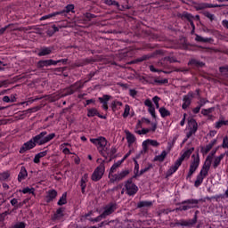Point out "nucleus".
Instances as JSON below:
<instances>
[{
    "mask_svg": "<svg viewBox=\"0 0 228 228\" xmlns=\"http://www.w3.org/2000/svg\"><path fill=\"white\" fill-rule=\"evenodd\" d=\"M189 126L191 127V130H192V133H197V130L199 129V125L194 118H191L189 120Z\"/></svg>",
    "mask_w": 228,
    "mask_h": 228,
    "instance_id": "20",
    "label": "nucleus"
},
{
    "mask_svg": "<svg viewBox=\"0 0 228 228\" xmlns=\"http://www.w3.org/2000/svg\"><path fill=\"white\" fill-rule=\"evenodd\" d=\"M102 218H104L102 216V214H101L100 216H98L96 218H90V222H101L102 220Z\"/></svg>",
    "mask_w": 228,
    "mask_h": 228,
    "instance_id": "50",
    "label": "nucleus"
},
{
    "mask_svg": "<svg viewBox=\"0 0 228 228\" xmlns=\"http://www.w3.org/2000/svg\"><path fill=\"white\" fill-rule=\"evenodd\" d=\"M134 170H136V173L133 177H136L138 175V170H140V165L136 159H134Z\"/></svg>",
    "mask_w": 228,
    "mask_h": 228,
    "instance_id": "48",
    "label": "nucleus"
},
{
    "mask_svg": "<svg viewBox=\"0 0 228 228\" xmlns=\"http://www.w3.org/2000/svg\"><path fill=\"white\" fill-rule=\"evenodd\" d=\"M95 115H99V111H97V109H89L87 110V117H95Z\"/></svg>",
    "mask_w": 228,
    "mask_h": 228,
    "instance_id": "34",
    "label": "nucleus"
},
{
    "mask_svg": "<svg viewBox=\"0 0 228 228\" xmlns=\"http://www.w3.org/2000/svg\"><path fill=\"white\" fill-rule=\"evenodd\" d=\"M165 60H166V61H169V63L177 62V60H175V58H174V57H166Z\"/></svg>",
    "mask_w": 228,
    "mask_h": 228,
    "instance_id": "59",
    "label": "nucleus"
},
{
    "mask_svg": "<svg viewBox=\"0 0 228 228\" xmlns=\"http://www.w3.org/2000/svg\"><path fill=\"white\" fill-rule=\"evenodd\" d=\"M85 17H86V19H87V20H92V19H95L94 14H92V13H89V12H86L85 14Z\"/></svg>",
    "mask_w": 228,
    "mask_h": 228,
    "instance_id": "58",
    "label": "nucleus"
},
{
    "mask_svg": "<svg viewBox=\"0 0 228 228\" xmlns=\"http://www.w3.org/2000/svg\"><path fill=\"white\" fill-rule=\"evenodd\" d=\"M12 26V24H9L7 26H5L4 28H0V35H4V31H6V29H8V28H10Z\"/></svg>",
    "mask_w": 228,
    "mask_h": 228,
    "instance_id": "63",
    "label": "nucleus"
},
{
    "mask_svg": "<svg viewBox=\"0 0 228 228\" xmlns=\"http://www.w3.org/2000/svg\"><path fill=\"white\" fill-rule=\"evenodd\" d=\"M26 177H28V171L26 170L25 167H21L20 173L18 175L19 183H21L22 181H24V179H26Z\"/></svg>",
    "mask_w": 228,
    "mask_h": 228,
    "instance_id": "17",
    "label": "nucleus"
},
{
    "mask_svg": "<svg viewBox=\"0 0 228 228\" xmlns=\"http://www.w3.org/2000/svg\"><path fill=\"white\" fill-rule=\"evenodd\" d=\"M53 53V47H43L38 53V56H47Z\"/></svg>",
    "mask_w": 228,
    "mask_h": 228,
    "instance_id": "19",
    "label": "nucleus"
},
{
    "mask_svg": "<svg viewBox=\"0 0 228 228\" xmlns=\"http://www.w3.org/2000/svg\"><path fill=\"white\" fill-rule=\"evenodd\" d=\"M219 71L221 72V74H223L224 76H225V74H227L228 72V66H222L219 68Z\"/></svg>",
    "mask_w": 228,
    "mask_h": 228,
    "instance_id": "43",
    "label": "nucleus"
},
{
    "mask_svg": "<svg viewBox=\"0 0 228 228\" xmlns=\"http://www.w3.org/2000/svg\"><path fill=\"white\" fill-rule=\"evenodd\" d=\"M222 126H224V120H220L216 123V129H220V127H222Z\"/></svg>",
    "mask_w": 228,
    "mask_h": 228,
    "instance_id": "61",
    "label": "nucleus"
},
{
    "mask_svg": "<svg viewBox=\"0 0 228 228\" xmlns=\"http://www.w3.org/2000/svg\"><path fill=\"white\" fill-rule=\"evenodd\" d=\"M167 83H168V79L167 78H163V79H159V78H156L153 82H151V85H167Z\"/></svg>",
    "mask_w": 228,
    "mask_h": 228,
    "instance_id": "31",
    "label": "nucleus"
},
{
    "mask_svg": "<svg viewBox=\"0 0 228 228\" xmlns=\"http://www.w3.org/2000/svg\"><path fill=\"white\" fill-rule=\"evenodd\" d=\"M183 17H184V19H187V20H189V22H190L191 20H193V16H192L191 14L188 13V12L184 13V14L183 15Z\"/></svg>",
    "mask_w": 228,
    "mask_h": 228,
    "instance_id": "56",
    "label": "nucleus"
},
{
    "mask_svg": "<svg viewBox=\"0 0 228 228\" xmlns=\"http://www.w3.org/2000/svg\"><path fill=\"white\" fill-rule=\"evenodd\" d=\"M120 165H122V160H119V161L116 162L115 164H113V166L110 167L109 176L113 175V174H115V172H117V168H118V167H120Z\"/></svg>",
    "mask_w": 228,
    "mask_h": 228,
    "instance_id": "23",
    "label": "nucleus"
},
{
    "mask_svg": "<svg viewBox=\"0 0 228 228\" xmlns=\"http://www.w3.org/2000/svg\"><path fill=\"white\" fill-rule=\"evenodd\" d=\"M225 158V154H221L219 157H216L213 163L214 168H218V166L220 165V162Z\"/></svg>",
    "mask_w": 228,
    "mask_h": 228,
    "instance_id": "24",
    "label": "nucleus"
},
{
    "mask_svg": "<svg viewBox=\"0 0 228 228\" xmlns=\"http://www.w3.org/2000/svg\"><path fill=\"white\" fill-rule=\"evenodd\" d=\"M188 65H192V67H204V62L192 59L189 61Z\"/></svg>",
    "mask_w": 228,
    "mask_h": 228,
    "instance_id": "26",
    "label": "nucleus"
},
{
    "mask_svg": "<svg viewBox=\"0 0 228 228\" xmlns=\"http://www.w3.org/2000/svg\"><path fill=\"white\" fill-rule=\"evenodd\" d=\"M162 118H165V117H170V112L168 111V110H167V108L165 107H161L159 110Z\"/></svg>",
    "mask_w": 228,
    "mask_h": 228,
    "instance_id": "30",
    "label": "nucleus"
},
{
    "mask_svg": "<svg viewBox=\"0 0 228 228\" xmlns=\"http://www.w3.org/2000/svg\"><path fill=\"white\" fill-rule=\"evenodd\" d=\"M152 206V201H140L137 203V208H151Z\"/></svg>",
    "mask_w": 228,
    "mask_h": 228,
    "instance_id": "28",
    "label": "nucleus"
},
{
    "mask_svg": "<svg viewBox=\"0 0 228 228\" xmlns=\"http://www.w3.org/2000/svg\"><path fill=\"white\" fill-rule=\"evenodd\" d=\"M86 181H88V174H85L81 178V184H86Z\"/></svg>",
    "mask_w": 228,
    "mask_h": 228,
    "instance_id": "54",
    "label": "nucleus"
},
{
    "mask_svg": "<svg viewBox=\"0 0 228 228\" xmlns=\"http://www.w3.org/2000/svg\"><path fill=\"white\" fill-rule=\"evenodd\" d=\"M0 179L2 181H6V179H8V177H10V173L9 172H4L2 174H0Z\"/></svg>",
    "mask_w": 228,
    "mask_h": 228,
    "instance_id": "42",
    "label": "nucleus"
},
{
    "mask_svg": "<svg viewBox=\"0 0 228 228\" xmlns=\"http://www.w3.org/2000/svg\"><path fill=\"white\" fill-rule=\"evenodd\" d=\"M107 154L110 157L115 156L117 154V149L116 148H111L110 151H107Z\"/></svg>",
    "mask_w": 228,
    "mask_h": 228,
    "instance_id": "57",
    "label": "nucleus"
},
{
    "mask_svg": "<svg viewBox=\"0 0 228 228\" xmlns=\"http://www.w3.org/2000/svg\"><path fill=\"white\" fill-rule=\"evenodd\" d=\"M197 224V216H194L193 219H189L187 221L181 220L179 223H175V225H182V227H192Z\"/></svg>",
    "mask_w": 228,
    "mask_h": 228,
    "instance_id": "13",
    "label": "nucleus"
},
{
    "mask_svg": "<svg viewBox=\"0 0 228 228\" xmlns=\"http://www.w3.org/2000/svg\"><path fill=\"white\" fill-rule=\"evenodd\" d=\"M105 4H108V6H120V4H118V2L115 0H105Z\"/></svg>",
    "mask_w": 228,
    "mask_h": 228,
    "instance_id": "37",
    "label": "nucleus"
},
{
    "mask_svg": "<svg viewBox=\"0 0 228 228\" xmlns=\"http://www.w3.org/2000/svg\"><path fill=\"white\" fill-rule=\"evenodd\" d=\"M37 156L39 157V159H41V158H44V157L47 156V151H41V152L37 153Z\"/></svg>",
    "mask_w": 228,
    "mask_h": 228,
    "instance_id": "64",
    "label": "nucleus"
},
{
    "mask_svg": "<svg viewBox=\"0 0 228 228\" xmlns=\"http://www.w3.org/2000/svg\"><path fill=\"white\" fill-rule=\"evenodd\" d=\"M133 179H134V177L129 178L126 182H125L126 193L130 196L136 195L138 192V186L133 183Z\"/></svg>",
    "mask_w": 228,
    "mask_h": 228,
    "instance_id": "6",
    "label": "nucleus"
},
{
    "mask_svg": "<svg viewBox=\"0 0 228 228\" xmlns=\"http://www.w3.org/2000/svg\"><path fill=\"white\" fill-rule=\"evenodd\" d=\"M67 203V192H64L58 201V206H63Z\"/></svg>",
    "mask_w": 228,
    "mask_h": 228,
    "instance_id": "32",
    "label": "nucleus"
},
{
    "mask_svg": "<svg viewBox=\"0 0 228 228\" xmlns=\"http://www.w3.org/2000/svg\"><path fill=\"white\" fill-rule=\"evenodd\" d=\"M90 142L94 145L101 147V149H102V151H104L105 152L108 151V148H106V145H108V141L106 140V138L99 137L96 139H90Z\"/></svg>",
    "mask_w": 228,
    "mask_h": 228,
    "instance_id": "9",
    "label": "nucleus"
},
{
    "mask_svg": "<svg viewBox=\"0 0 228 228\" xmlns=\"http://www.w3.org/2000/svg\"><path fill=\"white\" fill-rule=\"evenodd\" d=\"M210 168H211V157H208V159H206L205 163L200 174L197 175V178L194 182L195 188H199V186L202 184V183L204 182V179L208 177V174Z\"/></svg>",
    "mask_w": 228,
    "mask_h": 228,
    "instance_id": "1",
    "label": "nucleus"
},
{
    "mask_svg": "<svg viewBox=\"0 0 228 228\" xmlns=\"http://www.w3.org/2000/svg\"><path fill=\"white\" fill-rule=\"evenodd\" d=\"M207 102H209V101H208L206 98H200L198 104L199 106H200V108H202V106H204V104H206Z\"/></svg>",
    "mask_w": 228,
    "mask_h": 228,
    "instance_id": "45",
    "label": "nucleus"
},
{
    "mask_svg": "<svg viewBox=\"0 0 228 228\" xmlns=\"http://www.w3.org/2000/svg\"><path fill=\"white\" fill-rule=\"evenodd\" d=\"M191 96L190 94L183 96V110H186L191 104Z\"/></svg>",
    "mask_w": 228,
    "mask_h": 228,
    "instance_id": "18",
    "label": "nucleus"
},
{
    "mask_svg": "<svg viewBox=\"0 0 228 228\" xmlns=\"http://www.w3.org/2000/svg\"><path fill=\"white\" fill-rule=\"evenodd\" d=\"M63 216V208H58L56 214L53 216V220H58V218H61Z\"/></svg>",
    "mask_w": 228,
    "mask_h": 228,
    "instance_id": "33",
    "label": "nucleus"
},
{
    "mask_svg": "<svg viewBox=\"0 0 228 228\" xmlns=\"http://www.w3.org/2000/svg\"><path fill=\"white\" fill-rule=\"evenodd\" d=\"M191 158H192V161L190 166L189 173L187 175V179L191 177V175L195 174V172L199 168V165H200V158L199 157V154H197L196 156L192 155Z\"/></svg>",
    "mask_w": 228,
    "mask_h": 228,
    "instance_id": "5",
    "label": "nucleus"
},
{
    "mask_svg": "<svg viewBox=\"0 0 228 228\" xmlns=\"http://www.w3.org/2000/svg\"><path fill=\"white\" fill-rule=\"evenodd\" d=\"M168 213H170V211L168 209H160L158 212V216H161V215H168Z\"/></svg>",
    "mask_w": 228,
    "mask_h": 228,
    "instance_id": "51",
    "label": "nucleus"
},
{
    "mask_svg": "<svg viewBox=\"0 0 228 228\" xmlns=\"http://www.w3.org/2000/svg\"><path fill=\"white\" fill-rule=\"evenodd\" d=\"M35 147H37V142L32 138L22 145L20 150V153L24 154V152L27 151H31V149H35Z\"/></svg>",
    "mask_w": 228,
    "mask_h": 228,
    "instance_id": "11",
    "label": "nucleus"
},
{
    "mask_svg": "<svg viewBox=\"0 0 228 228\" xmlns=\"http://www.w3.org/2000/svg\"><path fill=\"white\" fill-rule=\"evenodd\" d=\"M58 195V192L56 191V190H51L48 191L47 195H46V202H52V200H54V199H56Z\"/></svg>",
    "mask_w": 228,
    "mask_h": 228,
    "instance_id": "16",
    "label": "nucleus"
},
{
    "mask_svg": "<svg viewBox=\"0 0 228 228\" xmlns=\"http://www.w3.org/2000/svg\"><path fill=\"white\" fill-rule=\"evenodd\" d=\"M195 40L196 42H203L204 44H208V42H211L213 39L209 37H203L202 36H199L196 34Z\"/></svg>",
    "mask_w": 228,
    "mask_h": 228,
    "instance_id": "25",
    "label": "nucleus"
},
{
    "mask_svg": "<svg viewBox=\"0 0 228 228\" xmlns=\"http://www.w3.org/2000/svg\"><path fill=\"white\" fill-rule=\"evenodd\" d=\"M126 134V140L128 143H134V142H136V138L134 137V134H131V132H129L128 130L125 131Z\"/></svg>",
    "mask_w": 228,
    "mask_h": 228,
    "instance_id": "22",
    "label": "nucleus"
},
{
    "mask_svg": "<svg viewBox=\"0 0 228 228\" xmlns=\"http://www.w3.org/2000/svg\"><path fill=\"white\" fill-rule=\"evenodd\" d=\"M151 168H152V165H150L149 167H147L142 169V170L140 171L139 175H142L145 174V172H149V170H151Z\"/></svg>",
    "mask_w": 228,
    "mask_h": 228,
    "instance_id": "52",
    "label": "nucleus"
},
{
    "mask_svg": "<svg viewBox=\"0 0 228 228\" xmlns=\"http://www.w3.org/2000/svg\"><path fill=\"white\" fill-rule=\"evenodd\" d=\"M149 145H151V147H159V143L158 141L147 139L142 142V152H147L149 151Z\"/></svg>",
    "mask_w": 228,
    "mask_h": 228,
    "instance_id": "12",
    "label": "nucleus"
},
{
    "mask_svg": "<svg viewBox=\"0 0 228 228\" xmlns=\"http://www.w3.org/2000/svg\"><path fill=\"white\" fill-rule=\"evenodd\" d=\"M195 151V148H190L187 150L175 162V165L172 166L169 170L167 172V176L172 175V174H175V172H177V169L179 168V166L183 164V161L184 159H190V156H191V153Z\"/></svg>",
    "mask_w": 228,
    "mask_h": 228,
    "instance_id": "2",
    "label": "nucleus"
},
{
    "mask_svg": "<svg viewBox=\"0 0 228 228\" xmlns=\"http://www.w3.org/2000/svg\"><path fill=\"white\" fill-rule=\"evenodd\" d=\"M222 6L224 5L206 4V3H201V4L193 3V8H195V10L197 11L206 10V8H222Z\"/></svg>",
    "mask_w": 228,
    "mask_h": 228,
    "instance_id": "10",
    "label": "nucleus"
},
{
    "mask_svg": "<svg viewBox=\"0 0 228 228\" xmlns=\"http://www.w3.org/2000/svg\"><path fill=\"white\" fill-rule=\"evenodd\" d=\"M51 65H58V62L53 60L39 61L37 62L38 69H44V67H51Z\"/></svg>",
    "mask_w": 228,
    "mask_h": 228,
    "instance_id": "14",
    "label": "nucleus"
},
{
    "mask_svg": "<svg viewBox=\"0 0 228 228\" xmlns=\"http://www.w3.org/2000/svg\"><path fill=\"white\" fill-rule=\"evenodd\" d=\"M72 10H74V4H68L66 6V10L61 11V12H64V13L62 15H65L66 13H69L70 12H72Z\"/></svg>",
    "mask_w": 228,
    "mask_h": 228,
    "instance_id": "41",
    "label": "nucleus"
},
{
    "mask_svg": "<svg viewBox=\"0 0 228 228\" xmlns=\"http://www.w3.org/2000/svg\"><path fill=\"white\" fill-rule=\"evenodd\" d=\"M111 99V96L105 94L103 97L98 98V101L102 104V106H106L108 104V101Z\"/></svg>",
    "mask_w": 228,
    "mask_h": 228,
    "instance_id": "27",
    "label": "nucleus"
},
{
    "mask_svg": "<svg viewBox=\"0 0 228 228\" xmlns=\"http://www.w3.org/2000/svg\"><path fill=\"white\" fill-rule=\"evenodd\" d=\"M131 173V171L129 169H125L118 174L115 175H111V183H120V181H124V179H126V177H127L129 175V174Z\"/></svg>",
    "mask_w": 228,
    "mask_h": 228,
    "instance_id": "7",
    "label": "nucleus"
},
{
    "mask_svg": "<svg viewBox=\"0 0 228 228\" xmlns=\"http://www.w3.org/2000/svg\"><path fill=\"white\" fill-rule=\"evenodd\" d=\"M152 101H153V102H154L156 108H157V109L159 108V97L154 96V97L152 98Z\"/></svg>",
    "mask_w": 228,
    "mask_h": 228,
    "instance_id": "49",
    "label": "nucleus"
},
{
    "mask_svg": "<svg viewBox=\"0 0 228 228\" xmlns=\"http://www.w3.org/2000/svg\"><path fill=\"white\" fill-rule=\"evenodd\" d=\"M148 111L153 118H157L156 109L154 108V105H151V107H149Z\"/></svg>",
    "mask_w": 228,
    "mask_h": 228,
    "instance_id": "38",
    "label": "nucleus"
},
{
    "mask_svg": "<svg viewBox=\"0 0 228 228\" xmlns=\"http://www.w3.org/2000/svg\"><path fill=\"white\" fill-rule=\"evenodd\" d=\"M166 158H167V151H163L160 155L156 156V157L154 158V161L163 162V161H165V159H166Z\"/></svg>",
    "mask_w": 228,
    "mask_h": 228,
    "instance_id": "29",
    "label": "nucleus"
},
{
    "mask_svg": "<svg viewBox=\"0 0 228 228\" xmlns=\"http://www.w3.org/2000/svg\"><path fill=\"white\" fill-rule=\"evenodd\" d=\"M182 204H187V205H183L179 208H176V211H188V209H191L195 208L194 205L199 204V200H187L182 202Z\"/></svg>",
    "mask_w": 228,
    "mask_h": 228,
    "instance_id": "8",
    "label": "nucleus"
},
{
    "mask_svg": "<svg viewBox=\"0 0 228 228\" xmlns=\"http://www.w3.org/2000/svg\"><path fill=\"white\" fill-rule=\"evenodd\" d=\"M54 136H56V134L53 133L47 135V132L44 131L34 136L32 139L34 142H36V144L37 143V145H44L45 143L51 142Z\"/></svg>",
    "mask_w": 228,
    "mask_h": 228,
    "instance_id": "3",
    "label": "nucleus"
},
{
    "mask_svg": "<svg viewBox=\"0 0 228 228\" xmlns=\"http://www.w3.org/2000/svg\"><path fill=\"white\" fill-rule=\"evenodd\" d=\"M7 215H8V211H5V212L0 214V222H4V218L6 217Z\"/></svg>",
    "mask_w": 228,
    "mask_h": 228,
    "instance_id": "62",
    "label": "nucleus"
},
{
    "mask_svg": "<svg viewBox=\"0 0 228 228\" xmlns=\"http://www.w3.org/2000/svg\"><path fill=\"white\" fill-rule=\"evenodd\" d=\"M110 224H111V221H103L98 224V228L104 227V225H110Z\"/></svg>",
    "mask_w": 228,
    "mask_h": 228,
    "instance_id": "60",
    "label": "nucleus"
},
{
    "mask_svg": "<svg viewBox=\"0 0 228 228\" xmlns=\"http://www.w3.org/2000/svg\"><path fill=\"white\" fill-rule=\"evenodd\" d=\"M223 149H228V137H224L222 144Z\"/></svg>",
    "mask_w": 228,
    "mask_h": 228,
    "instance_id": "53",
    "label": "nucleus"
},
{
    "mask_svg": "<svg viewBox=\"0 0 228 228\" xmlns=\"http://www.w3.org/2000/svg\"><path fill=\"white\" fill-rule=\"evenodd\" d=\"M22 193H35V189L26 187L25 189L22 190Z\"/></svg>",
    "mask_w": 228,
    "mask_h": 228,
    "instance_id": "47",
    "label": "nucleus"
},
{
    "mask_svg": "<svg viewBox=\"0 0 228 228\" xmlns=\"http://www.w3.org/2000/svg\"><path fill=\"white\" fill-rule=\"evenodd\" d=\"M94 60L92 59H86L84 61H82L80 64L77 65V67H84V65H88V63H92Z\"/></svg>",
    "mask_w": 228,
    "mask_h": 228,
    "instance_id": "44",
    "label": "nucleus"
},
{
    "mask_svg": "<svg viewBox=\"0 0 228 228\" xmlns=\"http://www.w3.org/2000/svg\"><path fill=\"white\" fill-rule=\"evenodd\" d=\"M214 111H215V108L203 109L201 110V114L204 115L205 117H208L209 113H213Z\"/></svg>",
    "mask_w": 228,
    "mask_h": 228,
    "instance_id": "35",
    "label": "nucleus"
},
{
    "mask_svg": "<svg viewBox=\"0 0 228 228\" xmlns=\"http://www.w3.org/2000/svg\"><path fill=\"white\" fill-rule=\"evenodd\" d=\"M115 209H116V208H115V205H113V204L107 206L105 208V210L102 214V216L103 218H106V216H110V215H111L115 211Z\"/></svg>",
    "mask_w": 228,
    "mask_h": 228,
    "instance_id": "15",
    "label": "nucleus"
},
{
    "mask_svg": "<svg viewBox=\"0 0 228 228\" xmlns=\"http://www.w3.org/2000/svg\"><path fill=\"white\" fill-rule=\"evenodd\" d=\"M63 13H65V11L62 12H55L47 15L43 16L40 20H45L47 19H51L53 17H56V15H63Z\"/></svg>",
    "mask_w": 228,
    "mask_h": 228,
    "instance_id": "21",
    "label": "nucleus"
},
{
    "mask_svg": "<svg viewBox=\"0 0 228 228\" xmlns=\"http://www.w3.org/2000/svg\"><path fill=\"white\" fill-rule=\"evenodd\" d=\"M74 89L72 88V86H70V87L67 88L65 90V93L62 94V97H67V95H72V94H74Z\"/></svg>",
    "mask_w": 228,
    "mask_h": 228,
    "instance_id": "36",
    "label": "nucleus"
},
{
    "mask_svg": "<svg viewBox=\"0 0 228 228\" xmlns=\"http://www.w3.org/2000/svg\"><path fill=\"white\" fill-rule=\"evenodd\" d=\"M129 111H131V107H129V105L126 104L125 106V110H124V113H123L124 118L129 117Z\"/></svg>",
    "mask_w": 228,
    "mask_h": 228,
    "instance_id": "40",
    "label": "nucleus"
},
{
    "mask_svg": "<svg viewBox=\"0 0 228 228\" xmlns=\"http://www.w3.org/2000/svg\"><path fill=\"white\" fill-rule=\"evenodd\" d=\"M81 83L77 82L74 85L71 86V88L74 90V92H76L77 90H79V88H81Z\"/></svg>",
    "mask_w": 228,
    "mask_h": 228,
    "instance_id": "46",
    "label": "nucleus"
},
{
    "mask_svg": "<svg viewBox=\"0 0 228 228\" xmlns=\"http://www.w3.org/2000/svg\"><path fill=\"white\" fill-rule=\"evenodd\" d=\"M104 163H106V160H102L100 165L95 168L92 175V181H101V179H102V176L104 175V172L106 170Z\"/></svg>",
    "mask_w": 228,
    "mask_h": 228,
    "instance_id": "4",
    "label": "nucleus"
},
{
    "mask_svg": "<svg viewBox=\"0 0 228 228\" xmlns=\"http://www.w3.org/2000/svg\"><path fill=\"white\" fill-rule=\"evenodd\" d=\"M205 16H207L208 19H209L210 20H215V15L210 13L209 12H206L204 13Z\"/></svg>",
    "mask_w": 228,
    "mask_h": 228,
    "instance_id": "55",
    "label": "nucleus"
},
{
    "mask_svg": "<svg viewBox=\"0 0 228 228\" xmlns=\"http://www.w3.org/2000/svg\"><path fill=\"white\" fill-rule=\"evenodd\" d=\"M211 149H213L212 144H208L205 148L204 147L201 148V152L203 154H208V152H209V151H211Z\"/></svg>",
    "mask_w": 228,
    "mask_h": 228,
    "instance_id": "39",
    "label": "nucleus"
}]
</instances>
